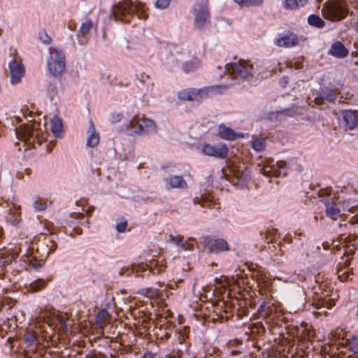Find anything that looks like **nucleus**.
Masks as SVG:
<instances>
[{"label":"nucleus","mask_w":358,"mask_h":358,"mask_svg":"<svg viewBox=\"0 0 358 358\" xmlns=\"http://www.w3.org/2000/svg\"><path fill=\"white\" fill-rule=\"evenodd\" d=\"M24 251L21 257V260L34 269L40 268L43 265V259L57 248L56 242L50 237L44 238L36 243H32L31 246H24Z\"/></svg>","instance_id":"f257e3e1"},{"label":"nucleus","mask_w":358,"mask_h":358,"mask_svg":"<svg viewBox=\"0 0 358 358\" xmlns=\"http://www.w3.org/2000/svg\"><path fill=\"white\" fill-rule=\"evenodd\" d=\"M144 5L141 2L136 5L131 0H123L113 6L112 15L115 21L130 23L134 15L141 20H145L147 14L143 10Z\"/></svg>","instance_id":"f03ea898"},{"label":"nucleus","mask_w":358,"mask_h":358,"mask_svg":"<svg viewBox=\"0 0 358 358\" xmlns=\"http://www.w3.org/2000/svg\"><path fill=\"white\" fill-rule=\"evenodd\" d=\"M229 87L228 85H220L206 87L201 89L189 88L180 90L178 92V97L182 101H196L204 99L210 94L222 93V90H227Z\"/></svg>","instance_id":"7ed1b4c3"},{"label":"nucleus","mask_w":358,"mask_h":358,"mask_svg":"<svg viewBox=\"0 0 358 358\" xmlns=\"http://www.w3.org/2000/svg\"><path fill=\"white\" fill-rule=\"evenodd\" d=\"M194 15V28L202 31L210 22V13L207 1H201L196 3L192 8Z\"/></svg>","instance_id":"20e7f679"},{"label":"nucleus","mask_w":358,"mask_h":358,"mask_svg":"<svg viewBox=\"0 0 358 358\" xmlns=\"http://www.w3.org/2000/svg\"><path fill=\"white\" fill-rule=\"evenodd\" d=\"M322 13L325 18L332 21L341 20L348 14L339 0H327L323 5Z\"/></svg>","instance_id":"39448f33"},{"label":"nucleus","mask_w":358,"mask_h":358,"mask_svg":"<svg viewBox=\"0 0 358 358\" xmlns=\"http://www.w3.org/2000/svg\"><path fill=\"white\" fill-rule=\"evenodd\" d=\"M50 52V56L48 59V71L54 77L61 76L66 69L65 55L57 48H51Z\"/></svg>","instance_id":"423d86ee"},{"label":"nucleus","mask_w":358,"mask_h":358,"mask_svg":"<svg viewBox=\"0 0 358 358\" xmlns=\"http://www.w3.org/2000/svg\"><path fill=\"white\" fill-rule=\"evenodd\" d=\"M225 70L235 78L247 79L252 76L253 66L247 61L240 59L238 62L227 64Z\"/></svg>","instance_id":"0eeeda50"},{"label":"nucleus","mask_w":358,"mask_h":358,"mask_svg":"<svg viewBox=\"0 0 358 358\" xmlns=\"http://www.w3.org/2000/svg\"><path fill=\"white\" fill-rule=\"evenodd\" d=\"M129 127L135 134L138 135L149 134L157 131L155 122L144 117L141 119L134 117L129 122Z\"/></svg>","instance_id":"6e6552de"},{"label":"nucleus","mask_w":358,"mask_h":358,"mask_svg":"<svg viewBox=\"0 0 358 358\" xmlns=\"http://www.w3.org/2000/svg\"><path fill=\"white\" fill-rule=\"evenodd\" d=\"M288 165L285 161H278L275 164L273 162H268L261 169V173L266 177H280L287 175Z\"/></svg>","instance_id":"1a4fd4ad"},{"label":"nucleus","mask_w":358,"mask_h":358,"mask_svg":"<svg viewBox=\"0 0 358 358\" xmlns=\"http://www.w3.org/2000/svg\"><path fill=\"white\" fill-rule=\"evenodd\" d=\"M201 152L205 155L223 159L227 157L229 149L224 143H220L213 145L206 143L202 145Z\"/></svg>","instance_id":"9d476101"},{"label":"nucleus","mask_w":358,"mask_h":358,"mask_svg":"<svg viewBox=\"0 0 358 358\" xmlns=\"http://www.w3.org/2000/svg\"><path fill=\"white\" fill-rule=\"evenodd\" d=\"M203 245L213 253H219L229 250L227 242L222 238H212L207 236L203 240Z\"/></svg>","instance_id":"9b49d317"},{"label":"nucleus","mask_w":358,"mask_h":358,"mask_svg":"<svg viewBox=\"0 0 358 358\" xmlns=\"http://www.w3.org/2000/svg\"><path fill=\"white\" fill-rule=\"evenodd\" d=\"M22 246L20 244V248L17 252H12L10 250H0V274L3 273L5 268L14 262L18 256L19 253L22 252Z\"/></svg>","instance_id":"f8f14e48"},{"label":"nucleus","mask_w":358,"mask_h":358,"mask_svg":"<svg viewBox=\"0 0 358 358\" xmlns=\"http://www.w3.org/2000/svg\"><path fill=\"white\" fill-rule=\"evenodd\" d=\"M342 122L345 130H353L358 124V115L356 110H343L341 111Z\"/></svg>","instance_id":"ddd939ff"},{"label":"nucleus","mask_w":358,"mask_h":358,"mask_svg":"<svg viewBox=\"0 0 358 358\" xmlns=\"http://www.w3.org/2000/svg\"><path fill=\"white\" fill-rule=\"evenodd\" d=\"M8 67L10 73V83L13 85L19 83L24 75V66L13 59L10 62Z\"/></svg>","instance_id":"4468645a"},{"label":"nucleus","mask_w":358,"mask_h":358,"mask_svg":"<svg viewBox=\"0 0 358 358\" xmlns=\"http://www.w3.org/2000/svg\"><path fill=\"white\" fill-rule=\"evenodd\" d=\"M217 135L220 138L227 141H234L244 137L243 134L236 132L234 129L227 127L224 124L218 125Z\"/></svg>","instance_id":"2eb2a0df"},{"label":"nucleus","mask_w":358,"mask_h":358,"mask_svg":"<svg viewBox=\"0 0 358 358\" xmlns=\"http://www.w3.org/2000/svg\"><path fill=\"white\" fill-rule=\"evenodd\" d=\"M139 270H138V272L142 271V275L144 276H149L150 274L156 275L159 274L161 272H162L165 268V265L164 264H159L158 262H150V264H145V265H139L138 266Z\"/></svg>","instance_id":"dca6fc26"},{"label":"nucleus","mask_w":358,"mask_h":358,"mask_svg":"<svg viewBox=\"0 0 358 358\" xmlns=\"http://www.w3.org/2000/svg\"><path fill=\"white\" fill-rule=\"evenodd\" d=\"M298 36L291 33L289 34L280 35L275 41L277 46L282 48H291L295 46L298 43Z\"/></svg>","instance_id":"f3484780"},{"label":"nucleus","mask_w":358,"mask_h":358,"mask_svg":"<svg viewBox=\"0 0 358 358\" xmlns=\"http://www.w3.org/2000/svg\"><path fill=\"white\" fill-rule=\"evenodd\" d=\"M169 240L171 243L176 244L178 247L180 248L182 250H194V243L193 239H189L187 241H184L183 238L181 236L177 235L174 236L170 234L169 236Z\"/></svg>","instance_id":"a211bd4d"},{"label":"nucleus","mask_w":358,"mask_h":358,"mask_svg":"<svg viewBox=\"0 0 358 358\" xmlns=\"http://www.w3.org/2000/svg\"><path fill=\"white\" fill-rule=\"evenodd\" d=\"M349 51L341 41H336L331 45L329 54L337 58H345Z\"/></svg>","instance_id":"6ab92c4d"},{"label":"nucleus","mask_w":358,"mask_h":358,"mask_svg":"<svg viewBox=\"0 0 358 358\" xmlns=\"http://www.w3.org/2000/svg\"><path fill=\"white\" fill-rule=\"evenodd\" d=\"M88 134L89 136L87 140V146L90 148H95L98 145L100 141V137L99 133L96 131L95 126L92 122L90 120V126L88 129Z\"/></svg>","instance_id":"aec40b11"},{"label":"nucleus","mask_w":358,"mask_h":358,"mask_svg":"<svg viewBox=\"0 0 358 358\" xmlns=\"http://www.w3.org/2000/svg\"><path fill=\"white\" fill-rule=\"evenodd\" d=\"M326 215L333 220H336L341 215V209L333 201H328L325 204Z\"/></svg>","instance_id":"412c9836"},{"label":"nucleus","mask_w":358,"mask_h":358,"mask_svg":"<svg viewBox=\"0 0 358 358\" xmlns=\"http://www.w3.org/2000/svg\"><path fill=\"white\" fill-rule=\"evenodd\" d=\"M166 182L169 185V188L185 189L187 187L186 181L180 176H170L166 178Z\"/></svg>","instance_id":"4be33fe9"},{"label":"nucleus","mask_w":358,"mask_h":358,"mask_svg":"<svg viewBox=\"0 0 358 358\" xmlns=\"http://www.w3.org/2000/svg\"><path fill=\"white\" fill-rule=\"evenodd\" d=\"M51 131L57 138H61L63 134V124L62 120L57 117L54 116L50 121Z\"/></svg>","instance_id":"5701e85b"},{"label":"nucleus","mask_w":358,"mask_h":358,"mask_svg":"<svg viewBox=\"0 0 358 358\" xmlns=\"http://www.w3.org/2000/svg\"><path fill=\"white\" fill-rule=\"evenodd\" d=\"M201 66L200 62L197 58H193L189 62H186L182 64V69L186 73L193 72L197 70Z\"/></svg>","instance_id":"b1692460"},{"label":"nucleus","mask_w":358,"mask_h":358,"mask_svg":"<svg viewBox=\"0 0 358 358\" xmlns=\"http://www.w3.org/2000/svg\"><path fill=\"white\" fill-rule=\"evenodd\" d=\"M242 341L239 340L230 341L228 343L229 350V355L230 357L241 356V350L240 349L236 348H238L240 346L242 345Z\"/></svg>","instance_id":"393cba45"},{"label":"nucleus","mask_w":358,"mask_h":358,"mask_svg":"<svg viewBox=\"0 0 358 358\" xmlns=\"http://www.w3.org/2000/svg\"><path fill=\"white\" fill-rule=\"evenodd\" d=\"M308 0H285L284 8L287 10H296L303 7Z\"/></svg>","instance_id":"a878e982"},{"label":"nucleus","mask_w":358,"mask_h":358,"mask_svg":"<svg viewBox=\"0 0 358 358\" xmlns=\"http://www.w3.org/2000/svg\"><path fill=\"white\" fill-rule=\"evenodd\" d=\"M308 23L309 25L322 29L325 26V22L317 15L312 14L308 17Z\"/></svg>","instance_id":"bb28decb"},{"label":"nucleus","mask_w":358,"mask_h":358,"mask_svg":"<svg viewBox=\"0 0 358 358\" xmlns=\"http://www.w3.org/2000/svg\"><path fill=\"white\" fill-rule=\"evenodd\" d=\"M49 280H50V279L48 280H45L43 279H37L30 283L29 286V290L33 292L41 291L46 287L47 282Z\"/></svg>","instance_id":"cd10ccee"},{"label":"nucleus","mask_w":358,"mask_h":358,"mask_svg":"<svg viewBox=\"0 0 358 358\" xmlns=\"http://www.w3.org/2000/svg\"><path fill=\"white\" fill-rule=\"evenodd\" d=\"M322 99H326L330 102H333L336 99V94L332 89L329 87L322 88L320 92Z\"/></svg>","instance_id":"c85d7f7f"},{"label":"nucleus","mask_w":358,"mask_h":358,"mask_svg":"<svg viewBox=\"0 0 358 358\" xmlns=\"http://www.w3.org/2000/svg\"><path fill=\"white\" fill-rule=\"evenodd\" d=\"M93 27V22L92 20H88L83 22L77 34V37L80 38V36H86L90 31Z\"/></svg>","instance_id":"c756f323"},{"label":"nucleus","mask_w":358,"mask_h":358,"mask_svg":"<svg viewBox=\"0 0 358 358\" xmlns=\"http://www.w3.org/2000/svg\"><path fill=\"white\" fill-rule=\"evenodd\" d=\"M10 213L9 215L7 217V219L9 222L12 223V224L15 225L18 224L20 220V208H14L13 209H9Z\"/></svg>","instance_id":"7c9ffc66"},{"label":"nucleus","mask_w":358,"mask_h":358,"mask_svg":"<svg viewBox=\"0 0 358 358\" xmlns=\"http://www.w3.org/2000/svg\"><path fill=\"white\" fill-rule=\"evenodd\" d=\"M348 345L354 353H358V334H354L347 339Z\"/></svg>","instance_id":"2f4dec72"},{"label":"nucleus","mask_w":358,"mask_h":358,"mask_svg":"<svg viewBox=\"0 0 358 358\" xmlns=\"http://www.w3.org/2000/svg\"><path fill=\"white\" fill-rule=\"evenodd\" d=\"M33 131L29 127L20 128L16 131V135L23 141H28L32 136Z\"/></svg>","instance_id":"473e14b6"},{"label":"nucleus","mask_w":358,"mask_h":358,"mask_svg":"<svg viewBox=\"0 0 358 358\" xmlns=\"http://www.w3.org/2000/svg\"><path fill=\"white\" fill-rule=\"evenodd\" d=\"M138 293L150 299L156 297L158 294L157 289L152 287L141 289Z\"/></svg>","instance_id":"72a5a7b5"},{"label":"nucleus","mask_w":358,"mask_h":358,"mask_svg":"<svg viewBox=\"0 0 358 358\" xmlns=\"http://www.w3.org/2000/svg\"><path fill=\"white\" fill-rule=\"evenodd\" d=\"M266 146V140L264 138H258L252 141V147L257 152L264 150Z\"/></svg>","instance_id":"f704fd0d"},{"label":"nucleus","mask_w":358,"mask_h":358,"mask_svg":"<svg viewBox=\"0 0 358 358\" xmlns=\"http://www.w3.org/2000/svg\"><path fill=\"white\" fill-rule=\"evenodd\" d=\"M284 319L282 314L280 311H274L271 312L270 315L268 316V320L275 324L278 325L280 322Z\"/></svg>","instance_id":"c9c22d12"},{"label":"nucleus","mask_w":358,"mask_h":358,"mask_svg":"<svg viewBox=\"0 0 358 358\" xmlns=\"http://www.w3.org/2000/svg\"><path fill=\"white\" fill-rule=\"evenodd\" d=\"M47 92L49 96L52 100L58 92L57 83L55 82H50L48 85Z\"/></svg>","instance_id":"e433bc0d"},{"label":"nucleus","mask_w":358,"mask_h":358,"mask_svg":"<svg viewBox=\"0 0 358 358\" xmlns=\"http://www.w3.org/2000/svg\"><path fill=\"white\" fill-rule=\"evenodd\" d=\"M194 203L195 204H200L203 207H209L210 206V201L203 195L195 197L194 199Z\"/></svg>","instance_id":"4c0bfd02"},{"label":"nucleus","mask_w":358,"mask_h":358,"mask_svg":"<svg viewBox=\"0 0 358 358\" xmlns=\"http://www.w3.org/2000/svg\"><path fill=\"white\" fill-rule=\"evenodd\" d=\"M238 4H245L247 6H259L262 5L264 0H234Z\"/></svg>","instance_id":"58836bf2"},{"label":"nucleus","mask_w":358,"mask_h":358,"mask_svg":"<svg viewBox=\"0 0 358 358\" xmlns=\"http://www.w3.org/2000/svg\"><path fill=\"white\" fill-rule=\"evenodd\" d=\"M338 274V278L342 281H347L348 279H350V276L351 275L350 272L349 271L343 270V269H338L337 271Z\"/></svg>","instance_id":"ea45409f"},{"label":"nucleus","mask_w":358,"mask_h":358,"mask_svg":"<svg viewBox=\"0 0 358 358\" xmlns=\"http://www.w3.org/2000/svg\"><path fill=\"white\" fill-rule=\"evenodd\" d=\"M334 306V301L333 299L323 300L316 304V308L319 309L321 307H327L328 309H331Z\"/></svg>","instance_id":"a19ab883"},{"label":"nucleus","mask_w":358,"mask_h":358,"mask_svg":"<svg viewBox=\"0 0 358 358\" xmlns=\"http://www.w3.org/2000/svg\"><path fill=\"white\" fill-rule=\"evenodd\" d=\"M24 341L28 345H33L37 340L34 333L27 332L24 336Z\"/></svg>","instance_id":"79ce46f5"},{"label":"nucleus","mask_w":358,"mask_h":358,"mask_svg":"<svg viewBox=\"0 0 358 358\" xmlns=\"http://www.w3.org/2000/svg\"><path fill=\"white\" fill-rule=\"evenodd\" d=\"M171 0H157L155 6L157 8L165 9L169 6Z\"/></svg>","instance_id":"37998d69"},{"label":"nucleus","mask_w":358,"mask_h":358,"mask_svg":"<svg viewBox=\"0 0 358 358\" xmlns=\"http://www.w3.org/2000/svg\"><path fill=\"white\" fill-rule=\"evenodd\" d=\"M39 38L45 45L50 44L52 41L51 37L45 31H43L39 33Z\"/></svg>","instance_id":"c03bdc74"},{"label":"nucleus","mask_w":358,"mask_h":358,"mask_svg":"<svg viewBox=\"0 0 358 358\" xmlns=\"http://www.w3.org/2000/svg\"><path fill=\"white\" fill-rule=\"evenodd\" d=\"M34 208L36 210L41 211V210H44L46 209L47 204H46L45 202H43V201H39V200H36L34 202Z\"/></svg>","instance_id":"a18cd8bd"},{"label":"nucleus","mask_w":358,"mask_h":358,"mask_svg":"<svg viewBox=\"0 0 358 358\" xmlns=\"http://www.w3.org/2000/svg\"><path fill=\"white\" fill-rule=\"evenodd\" d=\"M127 227V222L126 220L122 221L117 224L116 229L118 232L122 233L126 231Z\"/></svg>","instance_id":"49530a36"},{"label":"nucleus","mask_w":358,"mask_h":358,"mask_svg":"<svg viewBox=\"0 0 358 358\" xmlns=\"http://www.w3.org/2000/svg\"><path fill=\"white\" fill-rule=\"evenodd\" d=\"M280 113L284 114L286 116L293 117L296 114V111L294 108H287L280 111Z\"/></svg>","instance_id":"de8ad7c7"},{"label":"nucleus","mask_w":358,"mask_h":358,"mask_svg":"<svg viewBox=\"0 0 358 358\" xmlns=\"http://www.w3.org/2000/svg\"><path fill=\"white\" fill-rule=\"evenodd\" d=\"M59 329L63 332H66L68 330L67 324L63 317L59 319Z\"/></svg>","instance_id":"09e8293b"},{"label":"nucleus","mask_w":358,"mask_h":358,"mask_svg":"<svg viewBox=\"0 0 358 358\" xmlns=\"http://www.w3.org/2000/svg\"><path fill=\"white\" fill-rule=\"evenodd\" d=\"M182 355V350H178V351L175 352L173 351L171 355L168 356V358H179Z\"/></svg>","instance_id":"8fccbe9b"},{"label":"nucleus","mask_w":358,"mask_h":358,"mask_svg":"<svg viewBox=\"0 0 358 358\" xmlns=\"http://www.w3.org/2000/svg\"><path fill=\"white\" fill-rule=\"evenodd\" d=\"M288 83H289V79H288V77H287V76L282 77V78H280V80L279 81V84H280V87H282V88H285L287 87V85H288Z\"/></svg>","instance_id":"3c124183"},{"label":"nucleus","mask_w":358,"mask_h":358,"mask_svg":"<svg viewBox=\"0 0 358 358\" xmlns=\"http://www.w3.org/2000/svg\"><path fill=\"white\" fill-rule=\"evenodd\" d=\"M187 337V336L185 334V332L182 333V335L181 332H179V336L178 338V343L180 344H182L185 341Z\"/></svg>","instance_id":"603ef678"},{"label":"nucleus","mask_w":358,"mask_h":358,"mask_svg":"<svg viewBox=\"0 0 358 358\" xmlns=\"http://www.w3.org/2000/svg\"><path fill=\"white\" fill-rule=\"evenodd\" d=\"M141 358H155V354L150 351H147L141 356Z\"/></svg>","instance_id":"864d4df0"},{"label":"nucleus","mask_w":358,"mask_h":358,"mask_svg":"<svg viewBox=\"0 0 358 358\" xmlns=\"http://www.w3.org/2000/svg\"><path fill=\"white\" fill-rule=\"evenodd\" d=\"M265 239L268 243L275 242L274 237H271V231H268V233L266 234Z\"/></svg>","instance_id":"5fc2aeb1"},{"label":"nucleus","mask_w":358,"mask_h":358,"mask_svg":"<svg viewBox=\"0 0 358 358\" xmlns=\"http://www.w3.org/2000/svg\"><path fill=\"white\" fill-rule=\"evenodd\" d=\"M78 38V43L80 45H85L87 42V40L86 38V36H80V38Z\"/></svg>","instance_id":"6e6d98bb"},{"label":"nucleus","mask_w":358,"mask_h":358,"mask_svg":"<svg viewBox=\"0 0 358 358\" xmlns=\"http://www.w3.org/2000/svg\"><path fill=\"white\" fill-rule=\"evenodd\" d=\"M350 224H358V217L357 216H354L352 217L350 222Z\"/></svg>","instance_id":"4d7b16f0"},{"label":"nucleus","mask_w":358,"mask_h":358,"mask_svg":"<svg viewBox=\"0 0 358 358\" xmlns=\"http://www.w3.org/2000/svg\"><path fill=\"white\" fill-rule=\"evenodd\" d=\"M3 238V229L0 227V243L1 242Z\"/></svg>","instance_id":"13d9d810"},{"label":"nucleus","mask_w":358,"mask_h":358,"mask_svg":"<svg viewBox=\"0 0 358 358\" xmlns=\"http://www.w3.org/2000/svg\"><path fill=\"white\" fill-rule=\"evenodd\" d=\"M236 275L238 279H243L244 278V275L241 274V273H237L236 274Z\"/></svg>","instance_id":"bf43d9fd"},{"label":"nucleus","mask_w":358,"mask_h":358,"mask_svg":"<svg viewBox=\"0 0 358 358\" xmlns=\"http://www.w3.org/2000/svg\"><path fill=\"white\" fill-rule=\"evenodd\" d=\"M164 336H165L166 338H170L171 335L169 333H166Z\"/></svg>","instance_id":"052dcab7"},{"label":"nucleus","mask_w":358,"mask_h":358,"mask_svg":"<svg viewBox=\"0 0 358 358\" xmlns=\"http://www.w3.org/2000/svg\"><path fill=\"white\" fill-rule=\"evenodd\" d=\"M273 233H276V230L275 229H273Z\"/></svg>","instance_id":"680f3d73"},{"label":"nucleus","mask_w":358,"mask_h":358,"mask_svg":"<svg viewBox=\"0 0 358 358\" xmlns=\"http://www.w3.org/2000/svg\"><path fill=\"white\" fill-rule=\"evenodd\" d=\"M120 116H121L120 115H117L118 120H120Z\"/></svg>","instance_id":"e2e57ef3"}]
</instances>
